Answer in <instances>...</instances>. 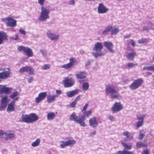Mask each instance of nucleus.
<instances>
[{"label":"nucleus","mask_w":154,"mask_h":154,"mask_svg":"<svg viewBox=\"0 0 154 154\" xmlns=\"http://www.w3.org/2000/svg\"><path fill=\"white\" fill-rule=\"evenodd\" d=\"M109 11V9L102 3L98 4L97 7V11L99 14H104Z\"/></svg>","instance_id":"14"},{"label":"nucleus","mask_w":154,"mask_h":154,"mask_svg":"<svg viewBox=\"0 0 154 154\" xmlns=\"http://www.w3.org/2000/svg\"><path fill=\"white\" fill-rule=\"evenodd\" d=\"M119 32V29L118 28H114L111 30V35H115L116 34Z\"/></svg>","instance_id":"38"},{"label":"nucleus","mask_w":154,"mask_h":154,"mask_svg":"<svg viewBox=\"0 0 154 154\" xmlns=\"http://www.w3.org/2000/svg\"><path fill=\"white\" fill-rule=\"evenodd\" d=\"M123 109V105L120 102H116L112 106L111 110L113 113H115L120 111Z\"/></svg>","instance_id":"13"},{"label":"nucleus","mask_w":154,"mask_h":154,"mask_svg":"<svg viewBox=\"0 0 154 154\" xmlns=\"http://www.w3.org/2000/svg\"><path fill=\"white\" fill-rule=\"evenodd\" d=\"M116 154H134L133 152L132 151H128L127 150L121 151L119 150L118 151Z\"/></svg>","instance_id":"33"},{"label":"nucleus","mask_w":154,"mask_h":154,"mask_svg":"<svg viewBox=\"0 0 154 154\" xmlns=\"http://www.w3.org/2000/svg\"><path fill=\"white\" fill-rule=\"evenodd\" d=\"M39 51L43 56H46L47 54V51L46 50L44 49H40Z\"/></svg>","instance_id":"43"},{"label":"nucleus","mask_w":154,"mask_h":154,"mask_svg":"<svg viewBox=\"0 0 154 154\" xmlns=\"http://www.w3.org/2000/svg\"><path fill=\"white\" fill-rule=\"evenodd\" d=\"M46 35L47 37L52 41H57L59 38V36L58 34L53 33L50 30H48L46 32Z\"/></svg>","instance_id":"11"},{"label":"nucleus","mask_w":154,"mask_h":154,"mask_svg":"<svg viewBox=\"0 0 154 154\" xmlns=\"http://www.w3.org/2000/svg\"><path fill=\"white\" fill-rule=\"evenodd\" d=\"M56 92L57 95L61 94H62V91L60 90H56Z\"/></svg>","instance_id":"57"},{"label":"nucleus","mask_w":154,"mask_h":154,"mask_svg":"<svg viewBox=\"0 0 154 154\" xmlns=\"http://www.w3.org/2000/svg\"><path fill=\"white\" fill-rule=\"evenodd\" d=\"M122 144L125 149L130 150L132 147V146L131 144H127L123 142H122Z\"/></svg>","instance_id":"31"},{"label":"nucleus","mask_w":154,"mask_h":154,"mask_svg":"<svg viewBox=\"0 0 154 154\" xmlns=\"http://www.w3.org/2000/svg\"><path fill=\"white\" fill-rule=\"evenodd\" d=\"M98 122L97 118L95 117L90 118L89 120V125L91 128L95 129L97 127Z\"/></svg>","instance_id":"17"},{"label":"nucleus","mask_w":154,"mask_h":154,"mask_svg":"<svg viewBox=\"0 0 154 154\" xmlns=\"http://www.w3.org/2000/svg\"><path fill=\"white\" fill-rule=\"evenodd\" d=\"M79 91V90L75 89L73 90L67 91L66 92V94L67 97L69 98H71L76 95Z\"/></svg>","instance_id":"24"},{"label":"nucleus","mask_w":154,"mask_h":154,"mask_svg":"<svg viewBox=\"0 0 154 154\" xmlns=\"http://www.w3.org/2000/svg\"><path fill=\"white\" fill-rule=\"evenodd\" d=\"M41 139L40 138L37 139L34 141L31 144V146L34 147L38 146L41 142Z\"/></svg>","instance_id":"29"},{"label":"nucleus","mask_w":154,"mask_h":154,"mask_svg":"<svg viewBox=\"0 0 154 154\" xmlns=\"http://www.w3.org/2000/svg\"><path fill=\"white\" fill-rule=\"evenodd\" d=\"M142 154H149L148 151L147 150H146L143 151Z\"/></svg>","instance_id":"64"},{"label":"nucleus","mask_w":154,"mask_h":154,"mask_svg":"<svg viewBox=\"0 0 154 154\" xmlns=\"http://www.w3.org/2000/svg\"><path fill=\"white\" fill-rule=\"evenodd\" d=\"M68 3L70 5H74L75 3V0H70Z\"/></svg>","instance_id":"54"},{"label":"nucleus","mask_w":154,"mask_h":154,"mask_svg":"<svg viewBox=\"0 0 154 154\" xmlns=\"http://www.w3.org/2000/svg\"><path fill=\"white\" fill-rule=\"evenodd\" d=\"M109 119L112 122H113L114 121V117L112 115H109Z\"/></svg>","instance_id":"52"},{"label":"nucleus","mask_w":154,"mask_h":154,"mask_svg":"<svg viewBox=\"0 0 154 154\" xmlns=\"http://www.w3.org/2000/svg\"><path fill=\"white\" fill-rule=\"evenodd\" d=\"M88 104H86L85 105V106H84V107H83L82 110V111H83L85 110H86V109H87V108L88 106Z\"/></svg>","instance_id":"58"},{"label":"nucleus","mask_w":154,"mask_h":154,"mask_svg":"<svg viewBox=\"0 0 154 154\" xmlns=\"http://www.w3.org/2000/svg\"><path fill=\"white\" fill-rule=\"evenodd\" d=\"M105 93L106 95H110L112 99H119L122 97L121 96L118 94V91L116 88L110 85L106 86Z\"/></svg>","instance_id":"2"},{"label":"nucleus","mask_w":154,"mask_h":154,"mask_svg":"<svg viewBox=\"0 0 154 154\" xmlns=\"http://www.w3.org/2000/svg\"><path fill=\"white\" fill-rule=\"evenodd\" d=\"M145 136V134L143 133H141V131L140 132L138 138L139 140L142 139Z\"/></svg>","instance_id":"49"},{"label":"nucleus","mask_w":154,"mask_h":154,"mask_svg":"<svg viewBox=\"0 0 154 154\" xmlns=\"http://www.w3.org/2000/svg\"><path fill=\"white\" fill-rule=\"evenodd\" d=\"M12 90V88L5 87L4 86V88L3 94L5 93L6 94H8Z\"/></svg>","instance_id":"36"},{"label":"nucleus","mask_w":154,"mask_h":154,"mask_svg":"<svg viewBox=\"0 0 154 154\" xmlns=\"http://www.w3.org/2000/svg\"><path fill=\"white\" fill-rule=\"evenodd\" d=\"M56 117L55 113L53 112H48L47 115V119L48 121H52Z\"/></svg>","instance_id":"27"},{"label":"nucleus","mask_w":154,"mask_h":154,"mask_svg":"<svg viewBox=\"0 0 154 154\" xmlns=\"http://www.w3.org/2000/svg\"><path fill=\"white\" fill-rule=\"evenodd\" d=\"M8 36L7 33L3 31H0V45L3 43L4 41L7 40Z\"/></svg>","instance_id":"21"},{"label":"nucleus","mask_w":154,"mask_h":154,"mask_svg":"<svg viewBox=\"0 0 154 154\" xmlns=\"http://www.w3.org/2000/svg\"><path fill=\"white\" fill-rule=\"evenodd\" d=\"M150 29V28L148 26H144L143 28V31L148 30Z\"/></svg>","instance_id":"56"},{"label":"nucleus","mask_w":154,"mask_h":154,"mask_svg":"<svg viewBox=\"0 0 154 154\" xmlns=\"http://www.w3.org/2000/svg\"><path fill=\"white\" fill-rule=\"evenodd\" d=\"M5 134L6 136L5 137L6 140L12 139L15 137L14 133L11 131H6Z\"/></svg>","instance_id":"25"},{"label":"nucleus","mask_w":154,"mask_h":154,"mask_svg":"<svg viewBox=\"0 0 154 154\" xmlns=\"http://www.w3.org/2000/svg\"><path fill=\"white\" fill-rule=\"evenodd\" d=\"M50 68V66L49 64H45L42 66L40 69L42 70H46L49 69Z\"/></svg>","instance_id":"39"},{"label":"nucleus","mask_w":154,"mask_h":154,"mask_svg":"<svg viewBox=\"0 0 154 154\" xmlns=\"http://www.w3.org/2000/svg\"><path fill=\"white\" fill-rule=\"evenodd\" d=\"M148 70L153 71L154 72V65L149 66H144L143 68V70Z\"/></svg>","instance_id":"35"},{"label":"nucleus","mask_w":154,"mask_h":154,"mask_svg":"<svg viewBox=\"0 0 154 154\" xmlns=\"http://www.w3.org/2000/svg\"><path fill=\"white\" fill-rule=\"evenodd\" d=\"M27 67V66H26L21 68L19 70V72L20 73H23L24 72H26Z\"/></svg>","instance_id":"42"},{"label":"nucleus","mask_w":154,"mask_h":154,"mask_svg":"<svg viewBox=\"0 0 154 154\" xmlns=\"http://www.w3.org/2000/svg\"><path fill=\"white\" fill-rule=\"evenodd\" d=\"M137 64H134L132 63H128L127 64V66L130 68H131L137 65Z\"/></svg>","instance_id":"45"},{"label":"nucleus","mask_w":154,"mask_h":154,"mask_svg":"<svg viewBox=\"0 0 154 154\" xmlns=\"http://www.w3.org/2000/svg\"><path fill=\"white\" fill-rule=\"evenodd\" d=\"M6 131H4L2 130H0V138H4L5 139V136H6Z\"/></svg>","instance_id":"40"},{"label":"nucleus","mask_w":154,"mask_h":154,"mask_svg":"<svg viewBox=\"0 0 154 154\" xmlns=\"http://www.w3.org/2000/svg\"><path fill=\"white\" fill-rule=\"evenodd\" d=\"M69 61V62L68 63L61 66V68L64 69L66 70L69 69L72 66L75 65L77 62L76 60L72 57L70 58Z\"/></svg>","instance_id":"12"},{"label":"nucleus","mask_w":154,"mask_h":154,"mask_svg":"<svg viewBox=\"0 0 154 154\" xmlns=\"http://www.w3.org/2000/svg\"><path fill=\"white\" fill-rule=\"evenodd\" d=\"M27 80L28 82L30 83L33 81V77H30L27 78Z\"/></svg>","instance_id":"53"},{"label":"nucleus","mask_w":154,"mask_h":154,"mask_svg":"<svg viewBox=\"0 0 154 154\" xmlns=\"http://www.w3.org/2000/svg\"><path fill=\"white\" fill-rule=\"evenodd\" d=\"M46 97L48 102L49 103H50L54 101L55 100L56 98L58 97V95L57 94L52 95L51 94H49L47 95Z\"/></svg>","instance_id":"23"},{"label":"nucleus","mask_w":154,"mask_h":154,"mask_svg":"<svg viewBox=\"0 0 154 154\" xmlns=\"http://www.w3.org/2000/svg\"><path fill=\"white\" fill-rule=\"evenodd\" d=\"M136 55V54L135 52H132L128 54L126 57L129 60H133Z\"/></svg>","instance_id":"34"},{"label":"nucleus","mask_w":154,"mask_h":154,"mask_svg":"<svg viewBox=\"0 0 154 154\" xmlns=\"http://www.w3.org/2000/svg\"><path fill=\"white\" fill-rule=\"evenodd\" d=\"M147 39L146 38H142L140 39H139L138 40V42L139 43L141 44L144 43L146 42V41Z\"/></svg>","instance_id":"46"},{"label":"nucleus","mask_w":154,"mask_h":154,"mask_svg":"<svg viewBox=\"0 0 154 154\" xmlns=\"http://www.w3.org/2000/svg\"><path fill=\"white\" fill-rule=\"evenodd\" d=\"M80 96L81 95H79L74 100H75L76 102H77V101L80 99Z\"/></svg>","instance_id":"61"},{"label":"nucleus","mask_w":154,"mask_h":154,"mask_svg":"<svg viewBox=\"0 0 154 154\" xmlns=\"http://www.w3.org/2000/svg\"><path fill=\"white\" fill-rule=\"evenodd\" d=\"M96 132L95 131L93 130L90 133V135L91 136H92L93 135H94L96 134Z\"/></svg>","instance_id":"60"},{"label":"nucleus","mask_w":154,"mask_h":154,"mask_svg":"<svg viewBox=\"0 0 154 154\" xmlns=\"http://www.w3.org/2000/svg\"><path fill=\"white\" fill-rule=\"evenodd\" d=\"M76 78L79 79H85L87 75V73L85 71H79L75 74Z\"/></svg>","instance_id":"22"},{"label":"nucleus","mask_w":154,"mask_h":154,"mask_svg":"<svg viewBox=\"0 0 154 154\" xmlns=\"http://www.w3.org/2000/svg\"><path fill=\"white\" fill-rule=\"evenodd\" d=\"M65 87H69L73 86L74 84V81L72 79V78H66L62 81Z\"/></svg>","instance_id":"16"},{"label":"nucleus","mask_w":154,"mask_h":154,"mask_svg":"<svg viewBox=\"0 0 154 154\" xmlns=\"http://www.w3.org/2000/svg\"><path fill=\"white\" fill-rule=\"evenodd\" d=\"M39 117L35 113L29 115H23L21 116V121L27 123H32L39 119Z\"/></svg>","instance_id":"4"},{"label":"nucleus","mask_w":154,"mask_h":154,"mask_svg":"<svg viewBox=\"0 0 154 154\" xmlns=\"http://www.w3.org/2000/svg\"><path fill=\"white\" fill-rule=\"evenodd\" d=\"M15 40H18L20 39L19 36L18 35L16 34L15 36Z\"/></svg>","instance_id":"62"},{"label":"nucleus","mask_w":154,"mask_h":154,"mask_svg":"<svg viewBox=\"0 0 154 154\" xmlns=\"http://www.w3.org/2000/svg\"><path fill=\"white\" fill-rule=\"evenodd\" d=\"M8 99L7 96L5 95L2 96V98L1 100V107H0V110L2 111L5 110L8 103Z\"/></svg>","instance_id":"15"},{"label":"nucleus","mask_w":154,"mask_h":154,"mask_svg":"<svg viewBox=\"0 0 154 154\" xmlns=\"http://www.w3.org/2000/svg\"><path fill=\"white\" fill-rule=\"evenodd\" d=\"M17 49L19 51L24 52L28 57H32L33 56L32 50L28 47L20 46L18 47Z\"/></svg>","instance_id":"8"},{"label":"nucleus","mask_w":154,"mask_h":154,"mask_svg":"<svg viewBox=\"0 0 154 154\" xmlns=\"http://www.w3.org/2000/svg\"><path fill=\"white\" fill-rule=\"evenodd\" d=\"M38 3L41 6L44 5L45 0H38Z\"/></svg>","instance_id":"48"},{"label":"nucleus","mask_w":154,"mask_h":154,"mask_svg":"<svg viewBox=\"0 0 154 154\" xmlns=\"http://www.w3.org/2000/svg\"><path fill=\"white\" fill-rule=\"evenodd\" d=\"M89 87V84L88 82H85L82 85V89L84 91H87Z\"/></svg>","instance_id":"37"},{"label":"nucleus","mask_w":154,"mask_h":154,"mask_svg":"<svg viewBox=\"0 0 154 154\" xmlns=\"http://www.w3.org/2000/svg\"><path fill=\"white\" fill-rule=\"evenodd\" d=\"M136 146L137 148H139L144 146V144L141 142H137V143Z\"/></svg>","instance_id":"44"},{"label":"nucleus","mask_w":154,"mask_h":154,"mask_svg":"<svg viewBox=\"0 0 154 154\" xmlns=\"http://www.w3.org/2000/svg\"><path fill=\"white\" fill-rule=\"evenodd\" d=\"M103 43L105 47L107 48L110 52L113 53L114 52V51L112 49L114 45L111 42L109 41H106L103 42Z\"/></svg>","instance_id":"20"},{"label":"nucleus","mask_w":154,"mask_h":154,"mask_svg":"<svg viewBox=\"0 0 154 154\" xmlns=\"http://www.w3.org/2000/svg\"><path fill=\"white\" fill-rule=\"evenodd\" d=\"M27 72L28 74L30 75H33L35 74L34 69L31 66H27Z\"/></svg>","instance_id":"32"},{"label":"nucleus","mask_w":154,"mask_h":154,"mask_svg":"<svg viewBox=\"0 0 154 154\" xmlns=\"http://www.w3.org/2000/svg\"><path fill=\"white\" fill-rule=\"evenodd\" d=\"M15 109V106L14 102L11 103V102L8 105V106L7 109V112L8 113H10L11 112L14 111Z\"/></svg>","instance_id":"26"},{"label":"nucleus","mask_w":154,"mask_h":154,"mask_svg":"<svg viewBox=\"0 0 154 154\" xmlns=\"http://www.w3.org/2000/svg\"><path fill=\"white\" fill-rule=\"evenodd\" d=\"M19 94L17 91H15L10 95V97L12 99H14L16 97H17Z\"/></svg>","instance_id":"41"},{"label":"nucleus","mask_w":154,"mask_h":154,"mask_svg":"<svg viewBox=\"0 0 154 154\" xmlns=\"http://www.w3.org/2000/svg\"><path fill=\"white\" fill-rule=\"evenodd\" d=\"M19 99V97H15L14 98V100L13 101H11V102L12 103H13L14 102V104H15V102L16 101H17V100H18V99Z\"/></svg>","instance_id":"59"},{"label":"nucleus","mask_w":154,"mask_h":154,"mask_svg":"<svg viewBox=\"0 0 154 154\" xmlns=\"http://www.w3.org/2000/svg\"><path fill=\"white\" fill-rule=\"evenodd\" d=\"M60 147L62 149L66 146L72 147L76 143V141L74 139L69 140L66 141H61L60 142Z\"/></svg>","instance_id":"10"},{"label":"nucleus","mask_w":154,"mask_h":154,"mask_svg":"<svg viewBox=\"0 0 154 154\" xmlns=\"http://www.w3.org/2000/svg\"><path fill=\"white\" fill-rule=\"evenodd\" d=\"M143 81L141 78H139L135 80L129 86V88L132 90H135L141 86L143 83Z\"/></svg>","instance_id":"9"},{"label":"nucleus","mask_w":154,"mask_h":154,"mask_svg":"<svg viewBox=\"0 0 154 154\" xmlns=\"http://www.w3.org/2000/svg\"><path fill=\"white\" fill-rule=\"evenodd\" d=\"M50 13V11L48 8L42 6L41 7L40 14L38 17L39 21L41 22L46 21L47 19L49 18Z\"/></svg>","instance_id":"5"},{"label":"nucleus","mask_w":154,"mask_h":154,"mask_svg":"<svg viewBox=\"0 0 154 154\" xmlns=\"http://www.w3.org/2000/svg\"><path fill=\"white\" fill-rule=\"evenodd\" d=\"M1 20L7 26L14 27L17 25L16 20L11 17L2 18Z\"/></svg>","instance_id":"7"},{"label":"nucleus","mask_w":154,"mask_h":154,"mask_svg":"<svg viewBox=\"0 0 154 154\" xmlns=\"http://www.w3.org/2000/svg\"><path fill=\"white\" fill-rule=\"evenodd\" d=\"M91 113V111L88 110L85 111L83 113V115L81 117L76 116L74 112H73L69 116V119L72 121H74L75 123L78 124L82 127H85L86 126L85 122V117H88Z\"/></svg>","instance_id":"1"},{"label":"nucleus","mask_w":154,"mask_h":154,"mask_svg":"<svg viewBox=\"0 0 154 154\" xmlns=\"http://www.w3.org/2000/svg\"><path fill=\"white\" fill-rule=\"evenodd\" d=\"M19 32L22 34L25 35L26 34V32L24 30L20 29L19 30Z\"/></svg>","instance_id":"51"},{"label":"nucleus","mask_w":154,"mask_h":154,"mask_svg":"<svg viewBox=\"0 0 154 154\" xmlns=\"http://www.w3.org/2000/svg\"><path fill=\"white\" fill-rule=\"evenodd\" d=\"M130 42L132 46L133 47H134L135 46V43L133 39H130Z\"/></svg>","instance_id":"55"},{"label":"nucleus","mask_w":154,"mask_h":154,"mask_svg":"<svg viewBox=\"0 0 154 154\" xmlns=\"http://www.w3.org/2000/svg\"><path fill=\"white\" fill-rule=\"evenodd\" d=\"M122 134L126 136L128 140H131L133 138V135H131L130 132L127 131L123 132L122 133Z\"/></svg>","instance_id":"28"},{"label":"nucleus","mask_w":154,"mask_h":154,"mask_svg":"<svg viewBox=\"0 0 154 154\" xmlns=\"http://www.w3.org/2000/svg\"><path fill=\"white\" fill-rule=\"evenodd\" d=\"M91 63L90 60H88L85 63V66H87L89 65Z\"/></svg>","instance_id":"63"},{"label":"nucleus","mask_w":154,"mask_h":154,"mask_svg":"<svg viewBox=\"0 0 154 154\" xmlns=\"http://www.w3.org/2000/svg\"><path fill=\"white\" fill-rule=\"evenodd\" d=\"M103 48L102 44L100 42H97L94 44L92 49L94 51L91 52V53L95 58L103 56L105 54L101 51Z\"/></svg>","instance_id":"3"},{"label":"nucleus","mask_w":154,"mask_h":154,"mask_svg":"<svg viewBox=\"0 0 154 154\" xmlns=\"http://www.w3.org/2000/svg\"><path fill=\"white\" fill-rule=\"evenodd\" d=\"M138 121L137 122L136 126L139 128L142 126L143 124V120L145 117V115L143 114H140L137 116Z\"/></svg>","instance_id":"18"},{"label":"nucleus","mask_w":154,"mask_h":154,"mask_svg":"<svg viewBox=\"0 0 154 154\" xmlns=\"http://www.w3.org/2000/svg\"><path fill=\"white\" fill-rule=\"evenodd\" d=\"M47 93L46 92H41L39 93L38 97L35 100L36 103H38L41 101L44 100L47 96Z\"/></svg>","instance_id":"19"},{"label":"nucleus","mask_w":154,"mask_h":154,"mask_svg":"<svg viewBox=\"0 0 154 154\" xmlns=\"http://www.w3.org/2000/svg\"><path fill=\"white\" fill-rule=\"evenodd\" d=\"M112 29V26H109L106 27L105 29L103 30L102 33L103 35H107L108 33L111 31Z\"/></svg>","instance_id":"30"},{"label":"nucleus","mask_w":154,"mask_h":154,"mask_svg":"<svg viewBox=\"0 0 154 154\" xmlns=\"http://www.w3.org/2000/svg\"><path fill=\"white\" fill-rule=\"evenodd\" d=\"M76 102L75 101V100H74L69 105V107L71 108H74L75 106L76 103Z\"/></svg>","instance_id":"47"},{"label":"nucleus","mask_w":154,"mask_h":154,"mask_svg":"<svg viewBox=\"0 0 154 154\" xmlns=\"http://www.w3.org/2000/svg\"><path fill=\"white\" fill-rule=\"evenodd\" d=\"M0 71H3L0 72V82L2 79H6L10 77L11 74V69L9 67L4 68L0 69Z\"/></svg>","instance_id":"6"},{"label":"nucleus","mask_w":154,"mask_h":154,"mask_svg":"<svg viewBox=\"0 0 154 154\" xmlns=\"http://www.w3.org/2000/svg\"><path fill=\"white\" fill-rule=\"evenodd\" d=\"M4 85H0V94H3Z\"/></svg>","instance_id":"50"}]
</instances>
